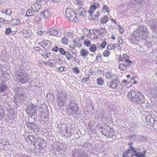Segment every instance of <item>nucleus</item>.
Listing matches in <instances>:
<instances>
[{"mask_svg": "<svg viewBox=\"0 0 157 157\" xmlns=\"http://www.w3.org/2000/svg\"><path fill=\"white\" fill-rule=\"evenodd\" d=\"M149 34L148 29L146 26L143 25H140L130 36V42L133 44H137L140 40L146 39Z\"/></svg>", "mask_w": 157, "mask_h": 157, "instance_id": "f257e3e1", "label": "nucleus"}, {"mask_svg": "<svg viewBox=\"0 0 157 157\" xmlns=\"http://www.w3.org/2000/svg\"><path fill=\"white\" fill-rule=\"evenodd\" d=\"M15 74L16 85L17 86L25 83L29 81V76L24 70L20 69L17 71Z\"/></svg>", "mask_w": 157, "mask_h": 157, "instance_id": "f03ea898", "label": "nucleus"}, {"mask_svg": "<svg viewBox=\"0 0 157 157\" xmlns=\"http://www.w3.org/2000/svg\"><path fill=\"white\" fill-rule=\"evenodd\" d=\"M140 151V148H135L133 147H131L130 148H128L127 151H125V152H124L123 154V157H129L128 156V154L131 153V151H132V155H131V157H133L134 155H135L137 157H145V155L146 153V151L144 150L143 152H139Z\"/></svg>", "mask_w": 157, "mask_h": 157, "instance_id": "7ed1b4c3", "label": "nucleus"}, {"mask_svg": "<svg viewBox=\"0 0 157 157\" xmlns=\"http://www.w3.org/2000/svg\"><path fill=\"white\" fill-rule=\"evenodd\" d=\"M67 94L66 91L60 90L57 94V102L58 105L64 106L68 99Z\"/></svg>", "mask_w": 157, "mask_h": 157, "instance_id": "20e7f679", "label": "nucleus"}, {"mask_svg": "<svg viewBox=\"0 0 157 157\" xmlns=\"http://www.w3.org/2000/svg\"><path fill=\"white\" fill-rule=\"evenodd\" d=\"M78 104L74 103L72 100L70 101V104L68 106L67 111L69 115H76L78 111Z\"/></svg>", "mask_w": 157, "mask_h": 157, "instance_id": "39448f33", "label": "nucleus"}, {"mask_svg": "<svg viewBox=\"0 0 157 157\" xmlns=\"http://www.w3.org/2000/svg\"><path fill=\"white\" fill-rule=\"evenodd\" d=\"M65 16L71 21L78 22V18L76 17L74 12L71 9L67 8L65 11Z\"/></svg>", "mask_w": 157, "mask_h": 157, "instance_id": "423d86ee", "label": "nucleus"}, {"mask_svg": "<svg viewBox=\"0 0 157 157\" xmlns=\"http://www.w3.org/2000/svg\"><path fill=\"white\" fill-rule=\"evenodd\" d=\"M15 98H19L20 100H24L25 97V89L21 87H17L14 89Z\"/></svg>", "mask_w": 157, "mask_h": 157, "instance_id": "0eeeda50", "label": "nucleus"}, {"mask_svg": "<svg viewBox=\"0 0 157 157\" xmlns=\"http://www.w3.org/2000/svg\"><path fill=\"white\" fill-rule=\"evenodd\" d=\"M134 102V104L141 105L144 103L145 98L144 95L138 91Z\"/></svg>", "mask_w": 157, "mask_h": 157, "instance_id": "6e6552de", "label": "nucleus"}, {"mask_svg": "<svg viewBox=\"0 0 157 157\" xmlns=\"http://www.w3.org/2000/svg\"><path fill=\"white\" fill-rule=\"evenodd\" d=\"M37 110V107L31 103L29 104L28 108L27 111L32 116L34 115L36 113Z\"/></svg>", "mask_w": 157, "mask_h": 157, "instance_id": "1a4fd4ad", "label": "nucleus"}, {"mask_svg": "<svg viewBox=\"0 0 157 157\" xmlns=\"http://www.w3.org/2000/svg\"><path fill=\"white\" fill-rule=\"evenodd\" d=\"M73 155L74 157H88V155H86L81 150L75 149L73 152Z\"/></svg>", "mask_w": 157, "mask_h": 157, "instance_id": "9d476101", "label": "nucleus"}, {"mask_svg": "<svg viewBox=\"0 0 157 157\" xmlns=\"http://www.w3.org/2000/svg\"><path fill=\"white\" fill-rule=\"evenodd\" d=\"M39 45L44 48L46 50L48 51L50 49L52 44L50 41L46 40L39 43Z\"/></svg>", "mask_w": 157, "mask_h": 157, "instance_id": "9b49d317", "label": "nucleus"}, {"mask_svg": "<svg viewBox=\"0 0 157 157\" xmlns=\"http://www.w3.org/2000/svg\"><path fill=\"white\" fill-rule=\"evenodd\" d=\"M138 91L132 90L128 92V97L130 101L134 103Z\"/></svg>", "mask_w": 157, "mask_h": 157, "instance_id": "f8f14e48", "label": "nucleus"}, {"mask_svg": "<svg viewBox=\"0 0 157 157\" xmlns=\"http://www.w3.org/2000/svg\"><path fill=\"white\" fill-rule=\"evenodd\" d=\"M25 139L29 145L33 144L34 145L37 142L36 138L33 135H29L25 138Z\"/></svg>", "mask_w": 157, "mask_h": 157, "instance_id": "ddd939ff", "label": "nucleus"}, {"mask_svg": "<svg viewBox=\"0 0 157 157\" xmlns=\"http://www.w3.org/2000/svg\"><path fill=\"white\" fill-rule=\"evenodd\" d=\"M41 2L42 0H38L31 6V9L35 12H38L41 8V7L40 3Z\"/></svg>", "mask_w": 157, "mask_h": 157, "instance_id": "4468645a", "label": "nucleus"}, {"mask_svg": "<svg viewBox=\"0 0 157 157\" xmlns=\"http://www.w3.org/2000/svg\"><path fill=\"white\" fill-rule=\"evenodd\" d=\"M28 127L31 129V130L35 132H37L39 130V128L37 125L32 122H28L27 124Z\"/></svg>", "mask_w": 157, "mask_h": 157, "instance_id": "2eb2a0df", "label": "nucleus"}, {"mask_svg": "<svg viewBox=\"0 0 157 157\" xmlns=\"http://www.w3.org/2000/svg\"><path fill=\"white\" fill-rule=\"evenodd\" d=\"M99 6L100 4L98 2H94V3L90 6V9L88 11L89 13L91 15L94 11H95L97 8L99 7Z\"/></svg>", "mask_w": 157, "mask_h": 157, "instance_id": "dca6fc26", "label": "nucleus"}, {"mask_svg": "<svg viewBox=\"0 0 157 157\" xmlns=\"http://www.w3.org/2000/svg\"><path fill=\"white\" fill-rule=\"evenodd\" d=\"M105 73L104 75L107 79H111L112 80L116 79L117 77L116 75L111 71H108Z\"/></svg>", "mask_w": 157, "mask_h": 157, "instance_id": "f3484780", "label": "nucleus"}, {"mask_svg": "<svg viewBox=\"0 0 157 157\" xmlns=\"http://www.w3.org/2000/svg\"><path fill=\"white\" fill-rule=\"evenodd\" d=\"M74 54V53L72 51L69 50L66 52V53L65 56L68 60H71V59L74 57L73 56Z\"/></svg>", "mask_w": 157, "mask_h": 157, "instance_id": "a211bd4d", "label": "nucleus"}, {"mask_svg": "<svg viewBox=\"0 0 157 157\" xmlns=\"http://www.w3.org/2000/svg\"><path fill=\"white\" fill-rule=\"evenodd\" d=\"M87 36L88 38L92 40H94L95 38H97L96 35L94 32V31L92 30L89 31V33Z\"/></svg>", "mask_w": 157, "mask_h": 157, "instance_id": "6ab92c4d", "label": "nucleus"}, {"mask_svg": "<svg viewBox=\"0 0 157 157\" xmlns=\"http://www.w3.org/2000/svg\"><path fill=\"white\" fill-rule=\"evenodd\" d=\"M58 33L57 30L54 28H52L48 32L47 34L50 35L56 36Z\"/></svg>", "mask_w": 157, "mask_h": 157, "instance_id": "aec40b11", "label": "nucleus"}, {"mask_svg": "<svg viewBox=\"0 0 157 157\" xmlns=\"http://www.w3.org/2000/svg\"><path fill=\"white\" fill-rule=\"evenodd\" d=\"M84 9L82 8H77L75 10L77 14L82 17L84 16Z\"/></svg>", "mask_w": 157, "mask_h": 157, "instance_id": "412c9836", "label": "nucleus"}, {"mask_svg": "<svg viewBox=\"0 0 157 157\" xmlns=\"http://www.w3.org/2000/svg\"><path fill=\"white\" fill-rule=\"evenodd\" d=\"M151 30L155 33H157V21H154L151 25Z\"/></svg>", "mask_w": 157, "mask_h": 157, "instance_id": "4be33fe9", "label": "nucleus"}, {"mask_svg": "<svg viewBox=\"0 0 157 157\" xmlns=\"http://www.w3.org/2000/svg\"><path fill=\"white\" fill-rule=\"evenodd\" d=\"M117 83L114 81H113L109 83H108L107 86L108 87H110L114 89L117 87Z\"/></svg>", "mask_w": 157, "mask_h": 157, "instance_id": "5701e85b", "label": "nucleus"}, {"mask_svg": "<svg viewBox=\"0 0 157 157\" xmlns=\"http://www.w3.org/2000/svg\"><path fill=\"white\" fill-rule=\"evenodd\" d=\"M50 15L49 11L48 10H45L43 12H42L40 14L41 17L43 16L45 18L50 17Z\"/></svg>", "mask_w": 157, "mask_h": 157, "instance_id": "b1692460", "label": "nucleus"}, {"mask_svg": "<svg viewBox=\"0 0 157 157\" xmlns=\"http://www.w3.org/2000/svg\"><path fill=\"white\" fill-rule=\"evenodd\" d=\"M73 43L75 46L78 47L81 46V41L78 38H76L73 41Z\"/></svg>", "mask_w": 157, "mask_h": 157, "instance_id": "393cba45", "label": "nucleus"}, {"mask_svg": "<svg viewBox=\"0 0 157 157\" xmlns=\"http://www.w3.org/2000/svg\"><path fill=\"white\" fill-rule=\"evenodd\" d=\"M46 144V141L43 139H42L40 140V142L38 144V145L40 148L42 149L45 147Z\"/></svg>", "mask_w": 157, "mask_h": 157, "instance_id": "a878e982", "label": "nucleus"}, {"mask_svg": "<svg viewBox=\"0 0 157 157\" xmlns=\"http://www.w3.org/2000/svg\"><path fill=\"white\" fill-rule=\"evenodd\" d=\"M11 21L13 25H17L20 24L21 23L20 20L17 18L13 19Z\"/></svg>", "mask_w": 157, "mask_h": 157, "instance_id": "bb28decb", "label": "nucleus"}, {"mask_svg": "<svg viewBox=\"0 0 157 157\" xmlns=\"http://www.w3.org/2000/svg\"><path fill=\"white\" fill-rule=\"evenodd\" d=\"M55 63L53 59H50L46 62V66H48L51 67H53L54 66Z\"/></svg>", "mask_w": 157, "mask_h": 157, "instance_id": "cd10ccee", "label": "nucleus"}, {"mask_svg": "<svg viewBox=\"0 0 157 157\" xmlns=\"http://www.w3.org/2000/svg\"><path fill=\"white\" fill-rule=\"evenodd\" d=\"M147 120L148 121H149L150 122L153 124L154 123L155 121H157V116L155 118H154L152 117H151L150 115L147 116Z\"/></svg>", "mask_w": 157, "mask_h": 157, "instance_id": "c85d7f7f", "label": "nucleus"}, {"mask_svg": "<svg viewBox=\"0 0 157 157\" xmlns=\"http://www.w3.org/2000/svg\"><path fill=\"white\" fill-rule=\"evenodd\" d=\"M35 12V11L33 9H29L27 11L25 16L27 17H31L33 16V14Z\"/></svg>", "mask_w": 157, "mask_h": 157, "instance_id": "c756f323", "label": "nucleus"}, {"mask_svg": "<svg viewBox=\"0 0 157 157\" xmlns=\"http://www.w3.org/2000/svg\"><path fill=\"white\" fill-rule=\"evenodd\" d=\"M7 89V86L4 84H0V92L1 93H4Z\"/></svg>", "mask_w": 157, "mask_h": 157, "instance_id": "7c9ffc66", "label": "nucleus"}, {"mask_svg": "<svg viewBox=\"0 0 157 157\" xmlns=\"http://www.w3.org/2000/svg\"><path fill=\"white\" fill-rule=\"evenodd\" d=\"M124 59V61L128 64L132 63V62L129 59L128 56L126 54H124L123 55Z\"/></svg>", "mask_w": 157, "mask_h": 157, "instance_id": "2f4dec72", "label": "nucleus"}, {"mask_svg": "<svg viewBox=\"0 0 157 157\" xmlns=\"http://www.w3.org/2000/svg\"><path fill=\"white\" fill-rule=\"evenodd\" d=\"M41 56L44 58L46 59L48 58H49L51 56V53L49 52H45L43 53L42 54H40Z\"/></svg>", "mask_w": 157, "mask_h": 157, "instance_id": "473e14b6", "label": "nucleus"}, {"mask_svg": "<svg viewBox=\"0 0 157 157\" xmlns=\"http://www.w3.org/2000/svg\"><path fill=\"white\" fill-rule=\"evenodd\" d=\"M95 30L97 33L99 35H101L105 31V29L102 28H101L100 29H96Z\"/></svg>", "mask_w": 157, "mask_h": 157, "instance_id": "72a5a7b5", "label": "nucleus"}, {"mask_svg": "<svg viewBox=\"0 0 157 157\" xmlns=\"http://www.w3.org/2000/svg\"><path fill=\"white\" fill-rule=\"evenodd\" d=\"M80 53L81 56L86 57L88 54V52L86 49H82L80 52Z\"/></svg>", "mask_w": 157, "mask_h": 157, "instance_id": "f704fd0d", "label": "nucleus"}, {"mask_svg": "<svg viewBox=\"0 0 157 157\" xmlns=\"http://www.w3.org/2000/svg\"><path fill=\"white\" fill-rule=\"evenodd\" d=\"M101 56L102 55L98 53L96 57L95 62L96 63H97L98 61L101 62L102 60Z\"/></svg>", "mask_w": 157, "mask_h": 157, "instance_id": "c9c22d12", "label": "nucleus"}, {"mask_svg": "<svg viewBox=\"0 0 157 157\" xmlns=\"http://www.w3.org/2000/svg\"><path fill=\"white\" fill-rule=\"evenodd\" d=\"M128 66L127 65H124V64H120L119 66V68L121 70H125L127 69V67Z\"/></svg>", "mask_w": 157, "mask_h": 157, "instance_id": "e433bc0d", "label": "nucleus"}, {"mask_svg": "<svg viewBox=\"0 0 157 157\" xmlns=\"http://www.w3.org/2000/svg\"><path fill=\"white\" fill-rule=\"evenodd\" d=\"M12 13V11L9 9H6L4 12H2V13H4L8 16H10Z\"/></svg>", "mask_w": 157, "mask_h": 157, "instance_id": "4c0bfd02", "label": "nucleus"}, {"mask_svg": "<svg viewBox=\"0 0 157 157\" xmlns=\"http://www.w3.org/2000/svg\"><path fill=\"white\" fill-rule=\"evenodd\" d=\"M97 84L100 86H102L104 83L103 80L101 78H98L97 80Z\"/></svg>", "mask_w": 157, "mask_h": 157, "instance_id": "58836bf2", "label": "nucleus"}, {"mask_svg": "<svg viewBox=\"0 0 157 157\" xmlns=\"http://www.w3.org/2000/svg\"><path fill=\"white\" fill-rule=\"evenodd\" d=\"M41 19L39 16H36L34 20V22L36 24H39L41 21Z\"/></svg>", "mask_w": 157, "mask_h": 157, "instance_id": "ea45409f", "label": "nucleus"}, {"mask_svg": "<svg viewBox=\"0 0 157 157\" xmlns=\"http://www.w3.org/2000/svg\"><path fill=\"white\" fill-rule=\"evenodd\" d=\"M108 21V17L106 16H104L103 18L100 20L101 23L102 24H105Z\"/></svg>", "mask_w": 157, "mask_h": 157, "instance_id": "a19ab883", "label": "nucleus"}, {"mask_svg": "<svg viewBox=\"0 0 157 157\" xmlns=\"http://www.w3.org/2000/svg\"><path fill=\"white\" fill-rule=\"evenodd\" d=\"M90 49L92 52H94L97 49L96 45L94 44L92 45L90 47Z\"/></svg>", "mask_w": 157, "mask_h": 157, "instance_id": "79ce46f5", "label": "nucleus"}, {"mask_svg": "<svg viewBox=\"0 0 157 157\" xmlns=\"http://www.w3.org/2000/svg\"><path fill=\"white\" fill-rule=\"evenodd\" d=\"M59 51L60 54L63 56L65 55L67 52L65 51L63 48H59Z\"/></svg>", "mask_w": 157, "mask_h": 157, "instance_id": "37998d69", "label": "nucleus"}, {"mask_svg": "<svg viewBox=\"0 0 157 157\" xmlns=\"http://www.w3.org/2000/svg\"><path fill=\"white\" fill-rule=\"evenodd\" d=\"M113 49L116 50H121V47L119 44H113Z\"/></svg>", "mask_w": 157, "mask_h": 157, "instance_id": "c03bdc74", "label": "nucleus"}, {"mask_svg": "<svg viewBox=\"0 0 157 157\" xmlns=\"http://www.w3.org/2000/svg\"><path fill=\"white\" fill-rule=\"evenodd\" d=\"M85 45L87 47H89L91 45L90 41L88 40H85L84 41Z\"/></svg>", "mask_w": 157, "mask_h": 157, "instance_id": "a18cd8bd", "label": "nucleus"}, {"mask_svg": "<svg viewBox=\"0 0 157 157\" xmlns=\"http://www.w3.org/2000/svg\"><path fill=\"white\" fill-rule=\"evenodd\" d=\"M72 70L73 71V72L76 74H78L80 72L78 68L77 67H76L74 68H73Z\"/></svg>", "mask_w": 157, "mask_h": 157, "instance_id": "49530a36", "label": "nucleus"}, {"mask_svg": "<svg viewBox=\"0 0 157 157\" xmlns=\"http://www.w3.org/2000/svg\"><path fill=\"white\" fill-rule=\"evenodd\" d=\"M110 52L108 50H105L103 53V55L105 57H107L110 55Z\"/></svg>", "mask_w": 157, "mask_h": 157, "instance_id": "de8ad7c7", "label": "nucleus"}, {"mask_svg": "<svg viewBox=\"0 0 157 157\" xmlns=\"http://www.w3.org/2000/svg\"><path fill=\"white\" fill-rule=\"evenodd\" d=\"M11 32V30L10 28H7L6 29L5 31V34L7 35H9Z\"/></svg>", "mask_w": 157, "mask_h": 157, "instance_id": "09e8293b", "label": "nucleus"}, {"mask_svg": "<svg viewBox=\"0 0 157 157\" xmlns=\"http://www.w3.org/2000/svg\"><path fill=\"white\" fill-rule=\"evenodd\" d=\"M38 62L39 64L43 66L46 65V62H45L44 61L41 60H39L38 61Z\"/></svg>", "mask_w": 157, "mask_h": 157, "instance_id": "8fccbe9b", "label": "nucleus"}, {"mask_svg": "<svg viewBox=\"0 0 157 157\" xmlns=\"http://www.w3.org/2000/svg\"><path fill=\"white\" fill-rule=\"evenodd\" d=\"M143 1V0H134V2H132V3L134 4H140Z\"/></svg>", "mask_w": 157, "mask_h": 157, "instance_id": "3c124183", "label": "nucleus"}, {"mask_svg": "<svg viewBox=\"0 0 157 157\" xmlns=\"http://www.w3.org/2000/svg\"><path fill=\"white\" fill-rule=\"evenodd\" d=\"M62 41L63 43L64 44H67V39L65 37L62 38Z\"/></svg>", "mask_w": 157, "mask_h": 157, "instance_id": "603ef678", "label": "nucleus"}, {"mask_svg": "<svg viewBox=\"0 0 157 157\" xmlns=\"http://www.w3.org/2000/svg\"><path fill=\"white\" fill-rule=\"evenodd\" d=\"M66 69L65 67L64 66H61L59 68H58V70L60 72H62L63 71H65V69Z\"/></svg>", "mask_w": 157, "mask_h": 157, "instance_id": "864d4df0", "label": "nucleus"}, {"mask_svg": "<svg viewBox=\"0 0 157 157\" xmlns=\"http://www.w3.org/2000/svg\"><path fill=\"white\" fill-rule=\"evenodd\" d=\"M113 45L109 44L108 45L107 48L108 50H112L113 49Z\"/></svg>", "mask_w": 157, "mask_h": 157, "instance_id": "5fc2aeb1", "label": "nucleus"}, {"mask_svg": "<svg viewBox=\"0 0 157 157\" xmlns=\"http://www.w3.org/2000/svg\"><path fill=\"white\" fill-rule=\"evenodd\" d=\"M89 80V77H83L82 80V82H86L88 81Z\"/></svg>", "mask_w": 157, "mask_h": 157, "instance_id": "6e6d98bb", "label": "nucleus"}, {"mask_svg": "<svg viewBox=\"0 0 157 157\" xmlns=\"http://www.w3.org/2000/svg\"><path fill=\"white\" fill-rule=\"evenodd\" d=\"M106 44V42L105 41H103L102 43L100 45V47L102 48H104L105 47V45Z\"/></svg>", "mask_w": 157, "mask_h": 157, "instance_id": "4d7b16f0", "label": "nucleus"}, {"mask_svg": "<svg viewBox=\"0 0 157 157\" xmlns=\"http://www.w3.org/2000/svg\"><path fill=\"white\" fill-rule=\"evenodd\" d=\"M52 50L54 51L55 52H57L58 50H59L57 46H56L54 47L52 49Z\"/></svg>", "mask_w": 157, "mask_h": 157, "instance_id": "13d9d810", "label": "nucleus"}, {"mask_svg": "<svg viewBox=\"0 0 157 157\" xmlns=\"http://www.w3.org/2000/svg\"><path fill=\"white\" fill-rule=\"evenodd\" d=\"M20 157H32L30 155H28L26 154L22 155L20 156Z\"/></svg>", "mask_w": 157, "mask_h": 157, "instance_id": "bf43d9fd", "label": "nucleus"}, {"mask_svg": "<svg viewBox=\"0 0 157 157\" xmlns=\"http://www.w3.org/2000/svg\"><path fill=\"white\" fill-rule=\"evenodd\" d=\"M44 31L41 30H39L37 32V34L40 35V36H42L43 35V33Z\"/></svg>", "mask_w": 157, "mask_h": 157, "instance_id": "052dcab7", "label": "nucleus"}, {"mask_svg": "<svg viewBox=\"0 0 157 157\" xmlns=\"http://www.w3.org/2000/svg\"><path fill=\"white\" fill-rule=\"evenodd\" d=\"M103 9H104V10H105L106 11L108 12V10H109V8H108V7L107 6L105 5L103 7Z\"/></svg>", "mask_w": 157, "mask_h": 157, "instance_id": "680f3d73", "label": "nucleus"}, {"mask_svg": "<svg viewBox=\"0 0 157 157\" xmlns=\"http://www.w3.org/2000/svg\"><path fill=\"white\" fill-rule=\"evenodd\" d=\"M34 48L35 50L37 51H38L40 49V47L38 46L34 47Z\"/></svg>", "mask_w": 157, "mask_h": 157, "instance_id": "e2e57ef3", "label": "nucleus"}, {"mask_svg": "<svg viewBox=\"0 0 157 157\" xmlns=\"http://www.w3.org/2000/svg\"><path fill=\"white\" fill-rule=\"evenodd\" d=\"M154 95V96H155V98H156L157 97V89L155 90Z\"/></svg>", "mask_w": 157, "mask_h": 157, "instance_id": "0e129e2a", "label": "nucleus"}, {"mask_svg": "<svg viewBox=\"0 0 157 157\" xmlns=\"http://www.w3.org/2000/svg\"><path fill=\"white\" fill-rule=\"evenodd\" d=\"M124 59V58L123 57H122L121 56L119 57V61L122 62L123 61Z\"/></svg>", "mask_w": 157, "mask_h": 157, "instance_id": "69168bd1", "label": "nucleus"}, {"mask_svg": "<svg viewBox=\"0 0 157 157\" xmlns=\"http://www.w3.org/2000/svg\"><path fill=\"white\" fill-rule=\"evenodd\" d=\"M119 29L120 30V32L121 33H122L123 32L124 29L123 28H121V27H119Z\"/></svg>", "mask_w": 157, "mask_h": 157, "instance_id": "338daca9", "label": "nucleus"}, {"mask_svg": "<svg viewBox=\"0 0 157 157\" xmlns=\"http://www.w3.org/2000/svg\"><path fill=\"white\" fill-rule=\"evenodd\" d=\"M4 116V114L3 113H0V120H1Z\"/></svg>", "mask_w": 157, "mask_h": 157, "instance_id": "774afa93", "label": "nucleus"}]
</instances>
